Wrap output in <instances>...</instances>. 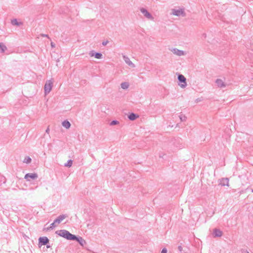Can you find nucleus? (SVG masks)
Masks as SVG:
<instances>
[{"instance_id": "33", "label": "nucleus", "mask_w": 253, "mask_h": 253, "mask_svg": "<svg viewBox=\"0 0 253 253\" xmlns=\"http://www.w3.org/2000/svg\"><path fill=\"white\" fill-rule=\"evenodd\" d=\"M245 253H249V252L248 251H245Z\"/></svg>"}, {"instance_id": "21", "label": "nucleus", "mask_w": 253, "mask_h": 253, "mask_svg": "<svg viewBox=\"0 0 253 253\" xmlns=\"http://www.w3.org/2000/svg\"><path fill=\"white\" fill-rule=\"evenodd\" d=\"M73 164V161L72 160H69L66 163L64 164V166L70 168Z\"/></svg>"}, {"instance_id": "26", "label": "nucleus", "mask_w": 253, "mask_h": 253, "mask_svg": "<svg viewBox=\"0 0 253 253\" xmlns=\"http://www.w3.org/2000/svg\"><path fill=\"white\" fill-rule=\"evenodd\" d=\"M167 253V249L165 248H163L161 252V253Z\"/></svg>"}, {"instance_id": "32", "label": "nucleus", "mask_w": 253, "mask_h": 253, "mask_svg": "<svg viewBox=\"0 0 253 253\" xmlns=\"http://www.w3.org/2000/svg\"><path fill=\"white\" fill-rule=\"evenodd\" d=\"M46 245V247H47V248H50V246L49 245H48L47 244V245Z\"/></svg>"}, {"instance_id": "17", "label": "nucleus", "mask_w": 253, "mask_h": 253, "mask_svg": "<svg viewBox=\"0 0 253 253\" xmlns=\"http://www.w3.org/2000/svg\"><path fill=\"white\" fill-rule=\"evenodd\" d=\"M62 126L66 128H69L71 126V124L68 120L64 121L62 123Z\"/></svg>"}, {"instance_id": "14", "label": "nucleus", "mask_w": 253, "mask_h": 253, "mask_svg": "<svg viewBox=\"0 0 253 253\" xmlns=\"http://www.w3.org/2000/svg\"><path fill=\"white\" fill-rule=\"evenodd\" d=\"M220 184L221 186H228L229 179L228 178H223L221 179Z\"/></svg>"}, {"instance_id": "9", "label": "nucleus", "mask_w": 253, "mask_h": 253, "mask_svg": "<svg viewBox=\"0 0 253 253\" xmlns=\"http://www.w3.org/2000/svg\"><path fill=\"white\" fill-rule=\"evenodd\" d=\"M223 234L222 231L220 229L215 228L213 229V236L214 237H220Z\"/></svg>"}, {"instance_id": "6", "label": "nucleus", "mask_w": 253, "mask_h": 253, "mask_svg": "<svg viewBox=\"0 0 253 253\" xmlns=\"http://www.w3.org/2000/svg\"><path fill=\"white\" fill-rule=\"evenodd\" d=\"M38 177V175L37 173H28L25 174L24 178L27 180V181H30L31 179H35Z\"/></svg>"}, {"instance_id": "22", "label": "nucleus", "mask_w": 253, "mask_h": 253, "mask_svg": "<svg viewBox=\"0 0 253 253\" xmlns=\"http://www.w3.org/2000/svg\"><path fill=\"white\" fill-rule=\"evenodd\" d=\"M55 224L56 223H54V221L53 223L50 224V226L49 227L47 228V230H52L53 229L54 227L56 226Z\"/></svg>"}, {"instance_id": "10", "label": "nucleus", "mask_w": 253, "mask_h": 253, "mask_svg": "<svg viewBox=\"0 0 253 253\" xmlns=\"http://www.w3.org/2000/svg\"><path fill=\"white\" fill-rule=\"evenodd\" d=\"M90 56H94L97 59H101L102 54L99 52H95L93 50L90 51L89 53Z\"/></svg>"}, {"instance_id": "27", "label": "nucleus", "mask_w": 253, "mask_h": 253, "mask_svg": "<svg viewBox=\"0 0 253 253\" xmlns=\"http://www.w3.org/2000/svg\"><path fill=\"white\" fill-rule=\"evenodd\" d=\"M109 42L108 41H103L102 43V45L105 46Z\"/></svg>"}, {"instance_id": "30", "label": "nucleus", "mask_w": 253, "mask_h": 253, "mask_svg": "<svg viewBox=\"0 0 253 253\" xmlns=\"http://www.w3.org/2000/svg\"><path fill=\"white\" fill-rule=\"evenodd\" d=\"M51 46L52 47H55V44L53 42H51Z\"/></svg>"}, {"instance_id": "23", "label": "nucleus", "mask_w": 253, "mask_h": 253, "mask_svg": "<svg viewBox=\"0 0 253 253\" xmlns=\"http://www.w3.org/2000/svg\"><path fill=\"white\" fill-rule=\"evenodd\" d=\"M11 23L14 25H20V23H19L17 20L15 19H13L11 21Z\"/></svg>"}, {"instance_id": "34", "label": "nucleus", "mask_w": 253, "mask_h": 253, "mask_svg": "<svg viewBox=\"0 0 253 253\" xmlns=\"http://www.w3.org/2000/svg\"><path fill=\"white\" fill-rule=\"evenodd\" d=\"M252 192H253V189L252 190Z\"/></svg>"}, {"instance_id": "18", "label": "nucleus", "mask_w": 253, "mask_h": 253, "mask_svg": "<svg viewBox=\"0 0 253 253\" xmlns=\"http://www.w3.org/2000/svg\"><path fill=\"white\" fill-rule=\"evenodd\" d=\"M6 46L2 42H0V52L3 53L6 50Z\"/></svg>"}, {"instance_id": "3", "label": "nucleus", "mask_w": 253, "mask_h": 253, "mask_svg": "<svg viewBox=\"0 0 253 253\" xmlns=\"http://www.w3.org/2000/svg\"><path fill=\"white\" fill-rule=\"evenodd\" d=\"M177 79H178L179 82L180 83H182L181 84H179L180 86L182 88L185 87L187 85L186 78L183 75L179 74L178 75Z\"/></svg>"}, {"instance_id": "7", "label": "nucleus", "mask_w": 253, "mask_h": 253, "mask_svg": "<svg viewBox=\"0 0 253 253\" xmlns=\"http://www.w3.org/2000/svg\"><path fill=\"white\" fill-rule=\"evenodd\" d=\"M49 239L46 237H41L39 239V245L41 246L46 245L49 243Z\"/></svg>"}, {"instance_id": "13", "label": "nucleus", "mask_w": 253, "mask_h": 253, "mask_svg": "<svg viewBox=\"0 0 253 253\" xmlns=\"http://www.w3.org/2000/svg\"><path fill=\"white\" fill-rule=\"evenodd\" d=\"M123 59L125 60V62L129 66L134 67V64L130 60L129 58L125 55L123 56Z\"/></svg>"}, {"instance_id": "12", "label": "nucleus", "mask_w": 253, "mask_h": 253, "mask_svg": "<svg viewBox=\"0 0 253 253\" xmlns=\"http://www.w3.org/2000/svg\"><path fill=\"white\" fill-rule=\"evenodd\" d=\"M215 84L218 87L222 88L226 86V84L221 79H216L215 81Z\"/></svg>"}, {"instance_id": "4", "label": "nucleus", "mask_w": 253, "mask_h": 253, "mask_svg": "<svg viewBox=\"0 0 253 253\" xmlns=\"http://www.w3.org/2000/svg\"><path fill=\"white\" fill-rule=\"evenodd\" d=\"M140 10L146 18L150 20H153L154 17L151 15V14L148 11V10L144 8H141Z\"/></svg>"}, {"instance_id": "28", "label": "nucleus", "mask_w": 253, "mask_h": 253, "mask_svg": "<svg viewBox=\"0 0 253 253\" xmlns=\"http://www.w3.org/2000/svg\"><path fill=\"white\" fill-rule=\"evenodd\" d=\"M41 36L42 37H47L48 38H49V37H48V35L42 34L41 35Z\"/></svg>"}, {"instance_id": "15", "label": "nucleus", "mask_w": 253, "mask_h": 253, "mask_svg": "<svg viewBox=\"0 0 253 253\" xmlns=\"http://www.w3.org/2000/svg\"><path fill=\"white\" fill-rule=\"evenodd\" d=\"M174 54L178 55L181 56L184 55V52L183 50H179L177 48H173L172 50Z\"/></svg>"}, {"instance_id": "29", "label": "nucleus", "mask_w": 253, "mask_h": 253, "mask_svg": "<svg viewBox=\"0 0 253 253\" xmlns=\"http://www.w3.org/2000/svg\"><path fill=\"white\" fill-rule=\"evenodd\" d=\"M49 127H48L45 130V132L47 133H49Z\"/></svg>"}, {"instance_id": "31", "label": "nucleus", "mask_w": 253, "mask_h": 253, "mask_svg": "<svg viewBox=\"0 0 253 253\" xmlns=\"http://www.w3.org/2000/svg\"><path fill=\"white\" fill-rule=\"evenodd\" d=\"M182 249V247H181V246H179V247H178V249H179V250L180 251H181Z\"/></svg>"}, {"instance_id": "20", "label": "nucleus", "mask_w": 253, "mask_h": 253, "mask_svg": "<svg viewBox=\"0 0 253 253\" xmlns=\"http://www.w3.org/2000/svg\"><path fill=\"white\" fill-rule=\"evenodd\" d=\"M32 159L29 156H26L25 157L23 163H26V164H29L31 162Z\"/></svg>"}, {"instance_id": "2", "label": "nucleus", "mask_w": 253, "mask_h": 253, "mask_svg": "<svg viewBox=\"0 0 253 253\" xmlns=\"http://www.w3.org/2000/svg\"><path fill=\"white\" fill-rule=\"evenodd\" d=\"M53 86V83L51 80H47L44 84V92L46 94L49 93Z\"/></svg>"}, {"instance_id": "24", "label": "nucleus", "mask_w": 253, "mask_h": 253, "mask_svg": "<svg viewBox=\"0 0 253 253\" xmlns=\"http://www.w3.org/2000/svg\"><path fill=\"white\" fill-rule=\"evenodd\" d=\"M179 118H180V119L181 122L185 121L186 120V116L185 115H182V114H181V115H180L179 116Z\"/></svg>"}, {"instance_id": "1", "label": "nucleus", "mask_w": 253, "mask_h": 253, "mask_svg": "<svg viewBox=\"0 0 253 253\" xmlns=\"http://www.w3.org/2000/svg\"><path fill=\"white\" fill-rule=\"evenodd\" d=\"M55 233L68 240L72 241L75 238V235L72 234L68 231L64 229L57 231Z\"/></svg>"}, {"instance_id": "16", "label": "nucleus", "mask_w": 253, "mask_h": 253, "mask_svg": "<svg viewBox=\"0 0 253 253\" xmlns=\"http://www.w3.org/2000/svg\"><path fill=\"white\" fill-rule=\"evenodd\" d=\"M138 117V116L133 113H130L128 116V119L131 121H134Z\"/></svg>"}, {"instance_id": "19", "label": "nucleus", "mask_w": 253, "mask_h": 253, "mask_svg": "<svg viewBox=\"0 0 253 253\" xmlns=\"http://www.w3.org/2000/svg\"><path fill=\"white\" fill-rule=\"evenodd\" d=\"M121 87L124 89H126L129 87V84L127 82H123L121 84Z\"/></svg>"}, {"instance_id": "5", "label": "nucleus", "mask_w": 253, "mask_h": 253, "mask_svg": "<svg viewBox=\"0 0 253 253\" xmlns=\"http://www.w3.org/2000/svg\"><path fill=\"white\" fill-rule=\"evenodd\" d=\"M172 14L174 15L177 16H185V14L184 12V11L182 10V9H172Z\"/></svg>"}, {"instance_id": "11", "label": "nucleus", "mask_w": 253, "mask_h": 253, "mask_svg": "<svg viewBox=\"0 0 253 253\" xmlns=\"http://www.w3.org/2000/svg\"><path fill=\"white\" fill-rule=\"evenodd\" d=\"M67 215L66 214H61L58 217H57V218H56L54 221V223H56V224H59L61 223V222L64 220L65 218L67 217Z\"/></svg>"}, {"instance_id": "8", "label": "nucleus", "mask_w": 253, "mask_h": 253, "mask_svg": "<svg viewBox=\"0 0 253 253\" xmlns=\"http://www.w3.org/2000/svg\"><path fill=\"white\" fill-rule=\"evenodd\" d=\"M72 241H77L81 246L82 247H84V246L86 244L85 241L81 237H77L75 235V239H73Z\"/></svg>"}, {"instance_id": "25", "label": "nucleus", "mask_w": 253, "mask_h": 253, "mask_svg": "<svg viewBox=\"0 0 253 253\" xmlns=\"http://www.w3.org/2000/svg\"><path fill=\"white\" fill-rule=\"evenodd\" d=\"M119 123V122L117 120H113L110 123L111 126H114L118 124Z\"/></svg>"}]
</instances>
